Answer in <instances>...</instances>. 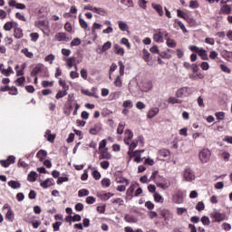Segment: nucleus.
<instances>
[{
  "label": "nucleus",
  "instance_id": "19",
  "mask_svg": "<svg viewBox=\"0 0 232 232\" xmlns=\"http://www.w3.org/2000/svg\"><path fill=\"white\" fill-rule=\"evenodd\" d=\"M172 200L175 204H182L184 202V197H182L180 191H178L172 196Z\"/></svg>",
  "mask_w": 232,
  "mask_h": 232
},
{
  "label": "nucleus",
  "instance_id": "32",
  "mask_svg": "<svg viewBox=\"0 0 232 232\" xmlns=\"http://www.w3.org/2000/svg\"><path fill=\"white\" fill-rule=\"evenodd\" d=\"M153 198L155 202H158L159 204H162L164 202V198L159 192H154Z\"/></svg>",
  "mask_w": 232,
  "mask_h": 232
},
{
  "label": "nucleus",
  "instance_id": "53",
  "mask_svg": "<svg viewBox=\"0 0 232 232\" xmlns=\"http://www.w3.org/2000/svg\"><path fill=\"white\" fill-rule=\"evenodd\" d=\"M98 197H100V198H102V200H109V198H111V197H113V194L102 193V194L98 195Z\"/></svg>",
  "mask_w": 232,
  "mask_h": 232
},
{
  "label": "nucleus",
  "instance_id": "5",
  "mask_svg": "<svg viewBox=\"0 0 232 232\" xmlns=\"http://www.w3.org/2000/svg\"><path fill=\"white\" fill-rule=\"evenodd\" d=\"M198 159L201 164H208L211 160V150L208 149H202L198 153Z\"/></svg>",
  "mask_w": 232,
  "mask_h": 232
},
{
  "label": "nucleus",
  "instance_id": "9",
  "mask_svg": "<svg viewBox=\"0 0 232 232\" xmlns=\"http://www.w3.org/2000/svg\"><path fill=\"white\" fill-rule=\"evenodd\" d=\"M189 95H191V88L189 87H181L176 92L178 99H184V97H189Z\"/></svg>",
  "mask_w": 232,
  "mask_h": 232
},
{
  "label": "nucleus",
  "instance_id": "1",
  "mask_svg": "<svg viewBox=\"0 0 232 232\" xmlns=\"http://www.w3.org/2000/svg\"><path fill=\"white\" fill-rule=\"evenodd\" d=\"M139 144L142 147H144V137L138 136L136 140H133L130 143V146L129 148L128 155L130 157L129 160L127 161L128 164H130V161L131 159H134V162L137 164H140V162H142V157L139 151H135V148L139 146Z\"/></svg>",
  "mask_w": 232,
  "mask_h": 232
},
{
  "label": "nucleus",
  "instance_id": "46",
  "mask_svg": "<svg viewBox=\"0 0 232 232\" xmlns=\"http://www.w3.org/2000/svg\"><path fill=\"white\" fill-rule=\"evenodd\" d=\"M125 220H126V222H129L130 224H135V223L138 222L137 218H135L133 216H130V215H126L125 216Z\"/></svg>",
  "mask_w": 232,
  "mask_h": 232
},
{
  "label": "nucleus",
  "instance_id": "45",
  "mask_svg": "<svg viewBox=\"0 0 232 232\" xmlns=\"http://www.w3.org/2000/svg\"><path fill=\"white\" fill-rule=\"evenodd\" d=\"M99 131H101V125L98 124V125H94V127L90 129L89 133H91V135H97Z\"/></svg>",
  "mask_w": 232,
  "mask_h": 232
},
{
  "label": "nucleus",
  "instance_id": "8",
  "mask_svg": "<svg viewBox=\"0 0 232 232\" xmlns=\"http://www.w3.org/2000/svg\"><path fill=\"white\" fill-rule=\"evenodd\" d=\"M137 188H139V183H137V181H132L126 191V200H131L133 197H135L134 193Z\"/></svg>",
  "mask_w": 232,
  "mask_h": 232
},
{
  "label": "nucleus",
  "instance_id": "33",
  "mask_svg": "<svg viewBox=\"0 0 232 232\" xmlns=\"http://www.w3.org/2000/svg\"><path fill=\"white\" fill-rule=\"evenodd\" d=\"M162 176L159 175V171H154L152 172L150 176V180H153L155 184L157 185L158 182L160 180Z\"/></svg>",
  "mask_w": 232,
  "mask_h": 232
},
{
  "label": "nucleus",
  "instance_id": "42",
  "mask_svg": "<svg viewBox=\"0 0 232 232\" xmlns=\"http://www.w3.org/2000/svg\"><path fill=\"white\" fill-rule=\"evenodd\" d=\"M111 48V42L107 41L106 43L103 44L102 49H101V53H104V52H108Z\"/></svg>",
  "mask_w": 232,
  "mask_h": 232
},
{
  "label": "nucleus",
  "instance_id": "28",
  "mask_svg": "<svg viewBox=\"0 0 232 232\" xmlns=\"http://www.w3.org/2000/svg\"><path fill=\"white\" fill-rule=\"evenodd\" d=\"M15 26H18V24L15 22H7L5 25H4V30H5V32H10V30H12V28H15Z\"/></svg>",
  "mask_w": 232,
  "mask_h": 232
},
{
  "label": "nucleus",
  "instance_id": "24",
  "mask_svg": "<svg viewBox=\"0 0 232 232\" xmlns=\"http://www.w3.org/2000/svg\"><path fill=\"white\" fill-rule=\"evenodd\" d=\"M97 30H102V24L94 23L92 26V34L94 35V39H97Z\"/></svg>",
  "mask_w": 232,
  "mask_h": 232
},
{
  "label": "nucleus",
  "instance_id": "4",
  "mask_svg": "<svg viewBox=\"0 0 232 232\" xmlns=\"http://www.w3.org/2000/svg\"><path fill=\"white\" fill-rule=\"evenodd\" d=\"M197 177L191 168H185L182 172V179L185 182H193Z\"/></svg>",
  "mask_w": 232,
  "mask_h": 232
},
{
  "label": "nucleus",
  "instance_id": "64",
  "mask_svg": "<svg viewBox=\"0 0 232 232\" xmlns=\"http://www.w3.org/2000/svg\"><path fill=\"white\" fill-rule=\"evenodd\" d=\"M124 231H125V232H142V229L138 228L137 230H133V227H126L124 228Z\"/></svg>",
  "mask_w": 232,
  "mask_h": 232
},
{
  "label": "nucleus",
  "instance_id": "2",
  "mask_svg": "<svg viewBox=\"0 0 232 232\" xmlns=\"http://www.w3.org/2000/svg\"><path fill=\"white\" fill-rule=\"evenodd\" d=\"M38 73H40L41 77H48V67L43 63H38L31 72V77H35Z\"/></svg>",
  "mask_w": 232,
  "mask_h": 232
},
{
  "label": "nucleus",
  "instance_id": "57",
  "mask_svg": "<svg viewBox=\"0 0 232 232\" xmlns=\"http://www.w3.org/2000/svg\"><path fill=\"white\" fill-rule=\"evenodd\" d=\"M44 61H45V63L53 64V61H55V56L53 54H49L44 58Z\"/></svg>",
  "mask_w": 232,
  "mask_h": 232
},
{
  "label": "nucleus",
  "instance_id": "34",
  "mask_svg": "<svg viewBox=\"0 0 232 232\" xmlns=\"http://www.w3.org/2000/svg\"><path fill=\"white\" fill-rule=\"evenodd\" d=\"M166 44L169 48H175L177 46V42L175 40L170 39L169 36L165 37Z\"/></svg>",
  "mask_w": 232,
  "mask_h": 232
},
{
  "label": "nucleus",
  "instance_id": "6",
  "mask_svg": "<svg viewBox=\"0 0 232 232\" xmlns=\"http://www.w3.org/2000/svg\"><path fill=\"white\" fill-rule=\"evenodd\" d=\"M169 35L168 31L158 29L153 34V41H155V43H164V38L166 39Z\"/></svg>",
  "mask_w": 232,
  "mask_h": 232
},
{
  "label": "nucleus",
  "instance_id": "49",
  "mask_svg": "<svg viewBox=\"0 0 232 232\" xmlns=\"http://www.w3.org/2000/svg\"><path fill=\"white\" fill-rule=\"evenodd\" d=\"M81 39L80 38H73L72 42L70 43L71 48H73V46H81Z\"/></svg>",
  "mask_w": 232,
  "mask_h": 232
},
{
  "label": "nucleus",
  "instance_id": "61",
  "mask_svg": "<svg viewBox=\"0 0 232 232\" xmlns=\"http://www.w3.org/2000/svg\"><path fill=\"white\" fill-rule=\"evenodd\" d=\"M206 208V205H204V202L199 201L197 205H196V209L197 211H204V209Z\"/></svg>",
  "mask_w": 232,
  "mask_h": 232
},
{
  "label": "nucleus",
  "instance_id": "14",
  "mask_svg": "<svg viewBox=\"0 0 232 232\" xmlns=\"http://www.w3.org/2000/svg\"><path fill=\"white\" fill-rule=\"evenodd\" d=\"M54 184H55V181L52 178H49V179L40 182V186L44 189H48V188H52V186H53Z\"/></svg>",
  "mask_w": 232,
  "mask_h": 232
},
{
  "label": "nucleus",
  "instance_id": "47",
  "mask_svg": "<svg viewBox=\"0 0 232 232\" xmlns=\"http://www.w3.org/2000/svg\"><path fill=\"white\" fill-rule=\"evenodd\" d=\"M118 24H119V28H120V30H121V32H127V30L129 28L128 24H126L125 22H122V21H119Z\"/></svg>",
  "mask_w": 232,
  "mask_h": 232
},
{
  "label": "nucleus",
  "instance_id": "52",
  "mask_svg": "<svg viewBox=\"0 0 232 232\" xmlns=\"http://www.w3.org/2000/svg\"><path fill=\"white\" fill-rule=\"evenodd\" d=\"M125 126H126V124H124V122L119 123L118 128H117V134L118 135H122V133H124Z\"/></svg>",
  "mask_w": 232,
  "mask_h": 232
},
{
  "label": "nucleus",
  "instance_id": "40",
  "mask_svg": "<svg viewBox=\"0 0 232 232\" xmlns=\"http://www.w3.org/2000/svg\"><path fill=\"white\" fill-rule=\"evenodd\" d=\"M85 95H88V97H95V99H99V94H97V88H92V92H90V91L84 92Z\"/></svg>",
  "mask_w": 232,
  "mask_h": 232
},
{
  "label": "nucleus",
  "instance_id": "23",
  "mask_svg": "<svg viewBox=\"0 0 232 232\" xmlns=\"http://www.w3.org/2000/svg\"><path fill=\"white\" fill-rule=\"evenodd\" d=\"M113 48H114V53H116V55L124 57V53H125L124 48H122L121 45H119V44H114Z\"/></svg>",
  "mask_w": 232,
  "mask_h": 232
},
{
  "label": "nucleus",
  "instance_id": "50",
  "mask_svg": "<svg viewBox=\"0 0 232 232\" xmlns=\"http://www.w3.org/2000/svg\"><path fill=\"white\" fill-rule=\"evenodd\" d=\"M88 195H90V190L86 188H82L78 191V197L80 198L88 197Z\"/></svg>",
  "mask_w": 232,
  "mask_h": 232
},
{
  "label": "nucleus",
  "instance_id": "18",
  "mask_svg": "<svg viewBox=\"0 0 232 232\" xmlns=\"http://www.w3.org/2000/svg\"><path fill=\"white\" fill-rule=\"evenodd\" d=\"M174 28H176L177 30L180 28L183 34H188V29H186V25H184V23H182V21L179 19L174 20Z\"/></svg>",
  "mask_w": 232,
  "mask_h": 232
},
{
  "label": "nucleus",
  "instance_id": "36",
  "mask_svg": "<svg viewBox=\"0 0 232 232\" xmlns=\"http://www.w3.org/2000/svg\"><path fill=\"white\" fill-rule=\"evenodd\" d=\"M143 60L145 63H147V64L150 65V61H151V54L146 49H143Z\"/></svg>",
  "mask_w": 232,
  "mask_h": 232
},
{
  "label": "nucleus",
  "instance_id": "58",
  "mask_svg": "<svg viewBox=\"0 0 232 232\" xmlns=\"http://www.w3.org/2000/svg\"><path fill=\"white\" fill-rule=\"evenodd\" d=\"M92 177L95 180L101 179V172H99V170L95 169V168L92 169Z\"/></svg>",
  "mask_w": 232,
  "mask_h": 232
},
{
  "label": "nucleus",
  "instance_id": "30",
  "mask_svg": "<svg viewBox=\"0 0 232 232\" xmlns=\"http://www.w3.org/2000/svg\"><path fill=\"white\" fill-rule=\"evenodd\" d=\"M5 219L9 222H14V220H15V214L14 213V210H7Z\"/></svg>",
  "mask_w": 232,
  "mask_h": 232
},
{
  "label": "nucleus",
  "instance_id": "16",
  "mask_svg": "<svg viewBox=\"0 0 232 232\" xmlns=\"http://www.w3.org/2000/svg\"><path fill=\"white\" fill-rule=\"evenodd\" d=\"M169 155H171V152L169 151V150L162 149L158 153V159L160 160H166V159H168Z\"/></svg>",
  "mask_w": 232,
  "mask_h": 232
},
{
  "label": "nucleus",
  "instance_id": "38",
  "mask_svg": "<svg viewBox=\"0 0 232 232\" xmlns=\"http://www.w3.org/2000/svg\"><path fill=\"white\" fill-rule=\"evenodd\" d=\"M44 137H46V139H47V140H48L49 142H53V140H55V135H54V134H52V130H47L45 131Z\"/></svg>",
  "mask_w": 232,
  "mask_h": 232
},
{
  "label": "nucleus",
  "instance_id": "41",
  "mask_svg": "<svg viewBox=\"0 0 232 232\" xmlns=\"http://www.w3.org/2000/svg\"><path fill=\"white\" fill-rule=\"evenodd\" d=\"M79 23L82 30H90V25H88V23H86L81 16H79Z\"/></svg>",
  "mask_w": 232,
  "mask_h": 232
},
{
  "label": "nucleus",
  "instance_id": "43",
  "mask_svg": "<svg viewBox=\"0 0 232 232\" xmlns=\"http://www.w3.org/2000/svg\"><path fill=\"white\" fill-rule=\"evenodd\" d=\"M12 73H14V69L12 68V66H9L7 69H4L2 71V75H5V77H10Z\"/></svg>",
  "mask_w": 232,
  "mask_h": 232
},
{
  "label": "nucleus",
  "instance_id": "26",
  "mask_svg": "<svg viewBox=\"0 0 232 232\" xmlns=\"http://www.w3.org/2000/svg\"><path fill=\"white\" fill-rule=\"evenodd\" d=\"M14 35L15 37V39H22L23 37V29H21V27H19L18 25L14 26Z\"/></svg>",
  "mask_w": 232,
  "mask_h": 232
},
{
  "label": "nucleus",
  "instance_id": "56",
  "mask_svg": "<svg viewBox=\"0 0 232 232\" xmlns=\"http://www.w3.org/2000/svg\"><path fill=\"white\" fill-rule=\"evenodd\" d=\"M66 95H68L67 91H59L55 95V99H63V97H66Z\"/></svg>",
  "mask_w": 232,
  "mask_h": 232
},
{
  "label": "nucleus",
  "instance_id": "7",
  "mask_svg": "<svg viewBox=\"0 0 232 232\" xmlns=\"http://www.w3.org/2000/svg\"><path fill=\"white\" fill-rule=\"evenodd\" d=\"M140 92H143L145 93H148V92H151L153 90V82L150 80L143 79L140 82Z\"/></svg>",
  "mask_w": 232,
  "mask_h": 232
},
{
  "label": "nucleus",
  "instance_id": "29",
  "mask_svg": "<svg viewBox=\"0 0 232 232\" xmlns=\"http://www.w3.org/2000/svg\"><path fill=\"white\" fill-rule=\"evenodd\" d=\"M159 115V108L153 107L148 112V119H153V117Z\"/></svg>",
  "mask_w": 232,
  "mask_h": 232
},
{
  "label": "nucleus",
  "instance_id": "21",
  "mask_svg": "<svg viewBox=\"0 0 232 232\" xmlns=\"http://www.w3.org/2000/svg\"><path fill=\"white\" fill-rule=\"evenodd\" d=\"M151 7L153 8V10H155V12H157L160 17L164 16V9L160 4L152 3Z\"/></svg>",
  "mask_w": 232,
  "mask_h": 232
},
{
  "label": "nucleus",
  "instance_id": "63",
  "mask_svg": "<svg viewBox=\"0 0 232 232\" xmlns=\"http://www.w3.org/2000/svg\"><path fill=\"white\" fill-rule=\"evenodd\" d=\"M123 108H133V102L131 100H127L122 103Z\"/></svg>",
  "mask_w": 232,
  "mask_h": 232
},
{
  "label": "nucleus",
  "instance_id": "54",
  "mask_svg": "<svg viewBox=\"0 0 232 232\" xmlns=\"http://www.w3.org/2000/svg\"><path fill=\"white\" fill-rule=\"evenodd\" d=\"M59 84H60L61 87H63V90L64 92H68V90H70V86L68 84H66L65 81L60 79L59 80Z\"/></svg>",
  "mask_w": 232,
  "mask_h": 232
},
{
  "label": "nucleus",
  "instance_id": "27",
  "mask_svg": "<svg viewBox=\"0 0 232 232\" xmlns=\"http://www.w3.org/2000/svg\"><path fill=\"white\" fill-rule=\"evenodd\" d=\"M7 184L9 188H12V189H20L21 188V182L17 180H10Z\"/></svg>",
  "mask_w": 232,
  "mask_h": 232
},
{
  "label": "nucleus",
  "instance_id": "44",
  "mask_svg": "<svg viewBox=\"0 0 232 232\" xmlns=\"http://www.w3.org/2000/svg\"><path fill=\"white\" fill-rule=\"evenodd\" d=\"M93 14H99V15H106V10L101 7H93L92 9Z\"/></svg>",
  "mask_w": 232,
  "mask_h": 232
},
{
  "label": "nucleus",
  "instance_id": "62",
  "mask_svg": "<svg viewBox=\"0 0 232 232\" xmlns=\"http://www.w3.org/2000/svg\"><path fill=\"white\" fill-rule=\"evenodd\" d=\"M30 38L33 43H37V41L39 40V34L32 33V34H30Z\"/></svg>",
  "mask_w": 232,
  "mask_h": 232
},
{
  "label": "nucleus",
  "instance_id": "13",
  "mask_svg": "<svg viewBox=\"0 0 232 232\" xmlns=\"http://www.w3.org/2000/svg\"><path fill=\"white\" fill-rule=\"evenodd\" d=\"M160 215L164 218L165 222L173 218V214L169 209L163 208L160 211Z\"/></svg>",
  "mask_w": 232,
  "mask_h": 232
},
{
  "label": "nucleus",
  "instance_id": "22",
  "mask_svg": "<svg viewBox=\"0 0 232 232\" xmlns=\"http://www.w3.org/2000/svg\"><path fill=\"white\" fill-rule=\"evenodd\" d=\"M99 151L101 160L106 159L107 160H110V159H111V154L108 151V149H102Z\"/></svg>",
  "mask_w": 232,
  "mask_h": 232
},
{
  "label": "nucleus",
  "instance_id": "51",
  "mask_svg": "<svg viewBox=\"0 0 232 232\" xmlns=\"http://www.w3.org/2000/svg\"><path fill=\"white\" fill-rule=\"evenodd\" d=\"M102 186L103 188H110V186H111V180H110V179L108 178H104L102 179Z\"/></svg>",
  "mask_w": 232,
  "mask_h": 232
},
{
  "label": "nucleus",
  "instance_id": "59",
  "mask_svg": "<svg viewBox=\"0 0 232 232\" xmlns=\"http://www.w3.org/2000/svg\"><path fill=\"white\" fill-rule=\"evenodd\" d=\"M120 43L121 44H124V46H126L128 50L131 48V44H130V41L128 40V38H121Z\"/></svg>",
  "mask_w": 232,
  "mask_h": 232
},
{
  "label": "nucleus",
  "instance_id": "39",
  "mask_svg": "<svg viewBox=\"0 0 232 232\" xmlns=\"http://www.w3.org/2000/svg\"><path fill=\"white\" fill-rule=\"evenodd\" d=\"M27 180L29 182H35V180H37V172L31 171L27 176Z\"/></svg>",
  "mask_w": 232,
  "mask_h": 232
},
{
  "label": "nucleus",
  "instance_id": "3",
  "mask_svg": "<svg viewBox=\"0 0 232 232\" xmlns=\"http://www.w3.org/2000/svg\"><path fill=\"white\" fill-rule=\"evenodd\" d=\"M188 50L193 52L194 53H198V55L202 59V61H209V57L208 56V51L204 48H198L197 45H189Z\"/></svg>",
  "mask_w": 232,
  "mask_h": 232
},
{
  "label": "nucleus",
  "instance_id": "25",
  "mask_svg": "<svg viewBox=\"0 0 232 232\" xmlns=\"http://www.w3.org/2000/svg\"><path fill=\"white\" fill-rule=\"evenodd\" d=\"M219 14L220 15H229V14H231V6L225 4L223 6H221Z\"/></svg>",
  "mask_w": 232,
  "mask_h": 232
},
{
  "label": "nucleus",
  "instance_id": "11",
  "mask_svg": "<svg viewBox=\"0 0 232 232\" xmlns=\"http://www.w3.org/2000/svg\"><path fill=\"white\" fill-rule=\"evenodd\" d=\"M123 141L130 149V146H131V143L133 142V132L130 130H125Z\"/></svg>",
  "mask_w": 232,
  "mask_h": 232
},
{
  "label": "nucleus",
  "instance_id": "17",
  "mask_svg": "<svg viewBox=\"0 0 232 232\" xmlns=\"http://www.w3.org/2000/svg\"><path fill=\"white\" fill-rule=\"evenodd\" d=\"M55 41H58V43L63 42L68 43L70 41V37H68L65 33H57L54 36Z\"/></svg>",
  "mask_w": 232,
  "mask_h": 232
},
{
  "label": "nucleus",
  "instance_id": "12",
  "mask_svg": "<svg viewBox=\"0 0 232 232\" xmlns=\"http://www.w3.org/2000/svg\"><path fill=\"white\" fill-rule=\"evenodd\" d=\"M210 217L215 219V222H224L226 220V215L218 211L212 212Z\"/></svg>",
  "mask_w": 232,
  "mask_h": 232
},
{
  "label": "nucleus",
  "instance_id": "37",
  "mask_svg": "<svg viewBox=\"0 0 232 232\" xmlns=\"http://www.w3.org/2000/svg\"><path fill=\"white\" fill-rule=\"evenodd\" d=\"M48 155V152H46V150H39L36 154V157L40 160L41 162H43V160H44V159H46V156Z\"/></svg>",
  "mask_w": 232,
  "mask_h": 232
},
{
  "label": "nucleus",
  "instance_id": "48",
  "mask_svg": "<svg viewBox=\"0 0 232 232\" xmlns=\"http://www.w3.org/2000/svg\"><path fill=\"white\" fill-rule=\"evenodd\" d=\"M21 52L25 57H28V59H34V53L28 51V48H24Z\"/></svg>",
  "mask_w": 232,
  "mask_h": 232
},
{
  "label": "nucleus",
  "instance_id": "60",
  "mask_svg": "<svg viewBox=\"0 0 232 232\" xmlns=\"http://www.w3.org/2000/svg\"><path fill=\"white\" fill-rule=\"evenodd\" d=\"M201 222L203 226H209V224H211V220L209 219V218H208V216H203L201 218Z\"/></svg>",
  "mask_w": 232,
  "mask_h": 232
},
{
  "label": "nucleus",
  "instance_id": "15",
  "mask_svg": "<svg viewBox=\"0 0 232 232\" xmlns=\"http://www.w3.org/2000/svg\"><path fill=\"white\" fill-rule=\"evenodd\" d=\"M63 61L66 63V66L69 70H72V68H73L77 58L75 56H72V57H63Z\"/></svg>",
  "mask_w": 232,
  "mask_h": 232
},
{
  "label": "nucleus",
  "instance_id": "10",
  "mask_svg": "<svg viewBox=\"0 0 232 232\" xmlns=\"http://www.w3.org/2000/svg\"><path fill=\"white\" fill-rule=\"evenodd\" d=\"M156 186L160 188V189L166 190L171 186V181L161 176Z\"/></svg>",
  "mask_w": 232,
  "mask_h": 232
},
{
  "label": "nucleus",
  "instance_id": "31",
  "mask_svg": "<svg viewBox=\"0 0 232 232\" xmlns=\"http://www.w3.org/2000/svg\"><path fill=\"white\" fill-rule=\"evenodd\" d=\"M117 184H123L125 186H130V181L126 179L124 177L119 176L115 179Z\"/></svg>",
  "mask_w": 232,
  "mask_h": 232
},
{
  "label": "nucleus",
  "instance_id": "35",
  "mask_svg": "<svg viewBox=\"0 0 232 232\" xmlns=\"http://www.w3.org/2000/svg\"><path fill=\"white\" fill-rule=\"evenodd\" d=\"M168 102L169 104H182V100L179 99L178 97L170 96L168 99Z\"/></svg>",
  "mask_w": 232,
  "mask_h": 232
},
{
  "label": "nucleus",
  "instance_id": "55",
  "mask_svg": "<svg viewBox=\"0 0 232 232\" xmlns=\"http://www.w3.org/2000/svg\"><path fill=\"white\" fill-rule=\"evenodd\" d=\"M114 85L116 88H122V79H121V76H116Z\"/></svg>",
  "mask_w": 232,
  "mask_h": 232
},
{
  "label": "nucleus",
  "instance_id": "20",
  "mask_svg": "<svg viewBox=\"0 0 232 232\" xmlns=\"http://www.w3.org/2000/svg\"><path fill=\"white\" fill-rule=\"evenodd\" d=\"M9 6L14 7L17 10H24L26 8V5L24 4L17 3L15 0H10L8 2Z\"/></svg>",
  "mask_w": 232,
  "mask_h": 232
}]
</instances>
